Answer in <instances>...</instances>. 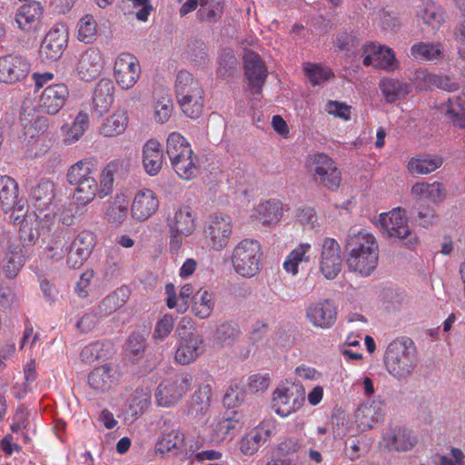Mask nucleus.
Segmentation results:
<instances>
[{
    "label": "nucleus",
    "instance_id": "1",
    "mask_svg": "<svg viewBox=\"0 0 465 465\" xmlns=\"http://www.w3.org/2000/svg\"><path fill=\"white\" fill-rule=\"evenodd\" d=\"M347 265L351 272L368 277L373 273L379 262V244L375 237L360 232L348 242Z\"/></svg>",
    "mask_w": 465,
    "mask_h": 465
},
{
    "label": "nucleus",
    "instance_id": "2",
    "mask_svg": "<svg viewBox=\"0 0 465 465\" xmlns=\"http://www.w3.org/2000/svg\"><path fill=\"white\" fill-rule=\"evenodd\" d=\"M166 153L179 178L190 181L197 176L199 171L197 156L188 140L180 133L173 132L169 134L166 141Z\"/></svg>",
    "mask_w": 465,
    "mask_h": 465
},
{
    "label": "nucleus",
    "instance_id": "3",
    "mask_svg": "<svg viewBox=\"0 0 465 465\" xmlns=\"http://www.w3.org/2000/svg\"><path fill=\"white\" fill-rule=\"evenodd\" d=\"M385 366L388 372L398 380H405L415 369V345L411 339L392 341L387 348Z\"/></svg>",
    "mask_w": 465,
    "mask_h": 465
},
{
    "label": "nucleus",
    "instance_id": "4",
    "mask_svg": "<svg viewBox=\"0 0 465 465\" xmlns=\"http://www.w3.org/2000/svg\"><path fill=\"white\" fill-rule=\"evenodd\" d=\"M120 165L119 161H111L101 172L100 183L95 179H87L75 185L74 201L79 206H86L96 197L103 199L113 192L114 175Z\"/></svg>",
    "mask_w": 465,
    "mask_h": 465
},
{
    "label": "nucleus",
    "instance_id": "5",
    "mask_svg": "<svg viewBox=\"0 0 465 465\" xmlns=\"http://www.w3.org/2000/svg\"><path fill=\"white\" fill-rule=\"evenodd\" d=\"M262 256V252L258 241L243 239L234 246L231 260L237 274L251 278L258 273Z\"/></svg>",
    "mask_w": 465,
    "mask_h": 465
},
{
    "label": "nucleus",
    "instance_id": "6",
    "mask_svg": "<svg viewBox=\"0 0 465 465\" xmlns=\"http://www.w3.org/2000/svg\"><path fill=\"white\" fill-rule=\"evenodd\" d=\"M232 220L230 215L214 213L207 218L203 236L208 246L214 251L227 247L232 234Z\"/></svg>",
    "mask_w": 465,
    "mask_h": 465
},
{
    "label": "nucleus",
    "instance_id": "7",
    "mask_svg": "<svg viewBox=\"0 0 465 465\" xmlns=\"http://www.w3.org/2000/svg\"><path fill=\"white\" fill-rule=\"evenodd\" d=\"M381 232L390 238L407 239L405 245L413 248L417 243L416 236L412 235L408 225L405 211L395 208L389 213L380 214Z\"/></svg>",
    "mask_w": 465,
    "mask_h": 465
},
{
    "label": "nucleus",
    "instance_id": "8",
    "mask_svg": "<svg viewBox=\"0 0 465 465\" xmlns=\"http://www.w3.org/2000/svg\"><path fill=\"white\" fill-rule=\"evenodd\" d=\"M191 385L190 374H180L164 379L157 387L155 393L157 404L163 408L173 406L187 393Z\"/></svg>",
    "mask_w": 465,
    "mask_h": 465
},
{
    "label": "nucleus",
    "instance_id": "9",
    "mask_svg": "<svg viewBox=\"0 0 465 465\" xmlns=\"http://www.w3.org/2000/svg\"><path fill=\"white\" fill-rule=\"evenodd\" d=\"M182 323L177 328L178 343L174 352V361L181 365L194 362L204 351V340L202 335L183 331Z\"/></svg>",
    "mask_w": 465,
    "mask_h": 465
},
{
    "label": "nucleus",
    "instance_id": "10",
    "mask_svg": "<svg viewBox=\"0 0 465 465\" xmlns=\"http://www.w3.org/2000/svg\"><path fill=\"white\" fill-rule=\"evenodd\" d=\"M313 179L330 191H337L341 182V173L334 161L324 153H316L310 157Z\"/></svg>",
    "mask_w": 465,
    "mask_h": 465
},
{
    "label": "nucleus",
    "instance_id": "11",
    "mask_svg": "<svg viewBox=\"0 0 465 465\" xmlns=\"http://www.w3.org/2000/svg\"><path fill=\"white\" fill-rule=\"evenodd\" d=\"M304 401V389L296 384L277 388L273 392V409L281 417H287L301 409Z\"/></svg>",
    "mask_w": 465,
    "mask_h": 465
},
{
    "label": "nucleus",
    "instance_id": "12",
    "mask_svg": "<svg viewBox=\"0 0 465 465\" xmlns=\"http://www.w3.org/2000/svg\"><path fill=\"white\" fill-rule=\"evenodd\" d=\"M122 373L117 366L105 363L94 368L87 375V384L96 395L114 390L120 383Z\"/></svg>",
    "mask_w": 465,
    "mask_h": 465
},
{
    "label": "nucleus",
    "instance_id": "13",
    "mask_svg": "<svg viewBox=\"0 0 465 465\" xmlns=\"http://www.w3.org/2000/svg\"><path fill=\"white\" fill-rule=\"evenodd\" d=\"M141 75V65L136 56L129 53L120 54L114 64V76L122 89H131Z\"/></svg>",
    "mask_w": 465,
    "mask_h": 465
},
{
    "label": "nucleus",
    "instance_id": "14",
    "mask_svg": "<svg viewBox=\"0 0 465 465\" xmlns=\"http://www.w3.org/2000/svg\"><path fill=\"white\" fill-rule=\"evenodd\" d=\"M319 268L328 280L336 278L341 272L342 268L341 248L335 239L327 237L322 240Z\"/></svg>",
    "mask_w": 465,
    "mask_h": 465
},
{
    "label": "nucleus",
    "instance_id": "15",
    "mask_svg": "<svg viewBox=\"0 0 465 465\" xmlns=\"http://www.w3.org/2000/svg\"><path fill=\"white\" fill-rule=\"evenodd\" d=\"M417 443L418 438L415 433L403 426H389L382 432L381 444L389 451H409Z\"/></svg>",
    "mask_w": 465,
    "mask_h": 465
},
{
    "label": "nucleus",
    "instance_id": "16",
    "mask_svg": "<svg viewBox=\"0 0 465 465\" xmlns=\"http://www.w3.org/2000/svg\"><path fill=\"white\" fill-rule=\"evenodd\" d=\"M30 70V63L22 55L6 54L0 57V83H19L27 77Z\"/></svg>",
    "mask_w": 465,
    "mask_h": 465
},
{
    "label": "nucleus",
    "instance_id": "17",
    "mask_svg": "<svg viewBox=\"0 0 465 465\" xmlns=\"http://www.w3.org/2000/svg\"><path fill=\"white\" fill-rule=\"evenodd\" d=\"M96 244L94 233L89 230L81 231L73 240L68 251L67 265L80 268L90 257Z\"/></svg>",
    "mask_w": 465,
    "mask_h": 465
},
{
    "label": "nucleus",
    "instance_id": "18",
    "mask_svg": "<svg viewBox=\"0 0 465 465\" xmlns=\"http://www.w3.org/2000/svg\"><path fill=\"white\" fill-rule=\"evenodd\" d=\"M104 57L98 48L89 47L80 55L75 66L78 77L85 82L96 79L104 69Z\"/></svg>",
    "mask_w": 465,
    "mask_h": 465
},
{
    "label": "nucleus",
    "instance_id": "19",
    "mask_svg": "<svg viewBox=\"0 0 465 465\" xmlns=\"http://www.w3.org/2000/svg\"><path fill=\"white\" fill-rule=\"evenodd\" d=\"M385 417V404L381 400L367 401L361 403L355 412V421L363 430L381 424Z\"/></svg>",
    "mask_w": 465,
    "mask_h": 465
},
{
    "label": "nucleus",
    "instance_id": "20",
    "mask_svg": "<svg viewBox=\"0 0 465 465\" xmlns=\"http://www.w3.org/2000/svg\"><path fill=\"white\" fill-rule=\"evenodd\" d=\"M306 317L314 327L328 329L336 322L337 310L329 300H321L308 306Z\"/></svg>",
    "mask_w": 465,
    "mask_h": 465
},
{
    "label": "nucleus",
    "instance_id": "21",
    "mask_svg": "<svg viewBox=\"0 0 465 465\" xmlns=\"http://www.w3.org/2000/svg\"><path fill=\"white\" fill-rule=\"evenodd\" d=\"M244 74L249 86L261 94L267 78V69L260 55L252 51H246L243 56Z\"/></svg>",
    "mask_w": 465,
    "mask_h": 465
},
{
    "label": "nucleus",
    "instance_id": "22",
    "mask_svg": "<svg viewBox=\"0 0 465 465\" xmlns=\"http://www.w3.org/2000/svg\"><path fill=\"white\" fill-rule=\"evenodd\" d=\"M363 64L380 69H391L395 63L392 50L375 43H368L362 46Z\"/></svg>",
    "mask_w": 465,
    "mask_h": 465
},
{
    "label": "nucleus",
    "instance_id": "23",
    "mask_svg": "<svg viewBox=\"0 0 465 465\" xmlns=\"http://www.w3.org/2000/svg\"><path fill=\"white\" fill-rule=\"evenodd\" d=\"M159 208V200L150 189L140 190L136 193L131 206L133 218L144 222Z\"/></svg>",
    "mask_w": 465,
    "mask_h": 465
},
{
    "label": "nucleus",
    "instance_id": "24",
    "mask_svg": "<svg viewBox=\"0 0 465 465\" xmlns=\"http://www.w3.org/2000/svg\"><path fill=\"white\" fill-rule=\"evenodd\" d=\"M69 90L64 84L48 85L40 96L41 109L50 114H57L64 105Z\"/></svg>",
    "mask_w": 465,
    "mask_h": 465
},
{
    "label": "nucleus",
    "instance_id": "25",
    "mask_svg": "<svg viewBox=\"0 0 465 465\" xmlns=\"http://www.w3.org/2000/svg\"><path fill=\"white\" fill-rule=\"evenodd\" d=\"M44 14V7L39 1H30L22 5L15 13V22L19 29L32 32L37 29Z\"/></svg>",
    "mask_w": 465,
    "mask_h": 465
},
{
    "label": "nucleus",
    "instance_id": "26",
    "mask_svg": "<svg viewBox=\"0 0 465 465\" xmlns=\"http://www.w3.org/2000/svg\"><path fill=\"white\" fill-rule=\"evenodd\" d=\"M66 44L64 32L58 28H51L41 44L40 55L45 60H55L63 54Z\"/></svg>",
    "mask_w": 465,
    "mask_h": 465
},
{
    "label": "nucleus",
    "instance_id": "27",
    "mask_svg": "<svg viewBox=\"0 0 465 465\" xmlns=\"http://www.w3.org/2000/svg\"><path fill=\"white\" fill-rule=\"evenodd\" d=\"M175 94L177 100H184L191 97L194 100V106L198 108L200 96H204L203 89L199 81L188 73L182 71L178 74L175 82Z\"/></svg>",
    "mask_w": 465,
    "mask_h": 465
},
{
    "label": "nucleus",
    "instance_id": "28",
    "mask_svg": "<svg viewBox=\"0 0 465 465\" xmlns=\"http://www.w3.org/2000/svg\"><path fill=\"white\" fill-rule=\"evenodd\" d=\"M114 94L113 81L108 78L100 79L94 87L93 95L94 111L97 115L102 116L110 110L114 101Z\"/></svg>",
    "mask_w": 465,
    "mask_h": 465
},
{
    "label": "nucleus",
    "instance_id": "29",
    "mask_svg": "<svg viewBox=\"0 0 465 465\" xmlns=\"http://www.w3.org/2000/svg\"><path fill=\"white\" fill-rule=\"evenodd\" d=\"M143 165L145 172L154 176L159 173L163 164V151L156 139H149L143 146Z\"/></svg>",
    "mask_w": 465,
    "mask_h": 465
},
{
    "label": "nucleus",
    "instance_id": "30",
    "mask_svg": "<svg viewBox=\"0 0 465 465\" xmlns=\"http://www.w3.org/2000/svg\"><path fill=\"white\" fill-rule=\"evenodd\" d=\"M97 162L94 158H84L72 164L66 173V180L70 185L75 186L87 179H95Z\"/></svg>",
    "mask_w": 465,
    "mask_h": 465
},
{
    "label": "nucleus",
    "instance_id": "31",
    "mask_svg": "<svg viewBox=\"0 0 465 465\" xmlns=\"http://www.w3.org/2000/svg\"><path fill=\"white\" fill-rule=\"evenodd\" d=\"M411 195L417 200H424L433 203L442 202L447 195L445 185L439 182H417L411 190Z\"/></svg>",
    "mask_w": 465,
    "mask_h": 465
},
{
    "label": "nucleus",
    "instance_id": "32",
    "mask_svg": "<svg viewBox=\"0 0 465 465\" xmlns=\"http://www.w3.org/2000/svg\"><path fill=\"white\" fill-rule=\"evenodd\" d=\"M55 198V184L50 180H42L30 191V201L40 213L48 210Z\"/></svg>",
    "mask_w": 465,
    "mask_h": 465
},
{
    "label": "nucleus",
    "instance_id": "33",
    "mask_svg": "<svg viewBox=\"0 0 465 465\" xmlns=\"http://www.w3.org/2000/svg\"><path fill=\"white\" fill-rule=\"evenodd\" d=\"M170 232H180L190 236L195 230V218L189 206H181L167 219Z\"/></svg>",
    "mask_w": 465,
    "mask_h": 465
},
{
    "label": "nucleus",
    "instance_id": "34",
    "mask_svg": "<svg viewBox=\"0 0 465 465\" xmlns=\"http://www.w3.org/2000/svg\"><path fill=\"white\" fill-rule=\"evenodd\" d=\"M410 55L419 62H439L443 59L444 49L440 42H418L411 45Z\"/></svg>",
    "mask_w": 465,
    "mask_h": 465
},
{
    "label": "nucleus",
    "instance_id": "35",
    "mask_svg": "<svg viewBox=\"0 0 465 465\" xmlns=\"http://www.w3.org/2000/svg\"><path fill=\"white\" fill-rule=\"evenodd\" d=\"M443 163L441 155L423 153L411 157L408 162L407 169L411 174H429L440 168Z\"/></svg>",
    "mask_w": 465,
    "mask_h": 465
},
{
    "label": "nucleus",
    "instance_id": "36",
    "mask_svg": "<svg viewBox=\"0 0 465 465\" xmlns=\"http://www.w3.org/2000/svg\"><path fill=\"white\" fill-rule=\"evenodd\" d=\"M129 119L126 111L115 110L105 118L99 127V134L104 137H116L123 134L128 126Z\"/></svg>",
    "mask_w": 465,
    "mask_h": 465
},
{
    "label": "nucleus",
    "instance_id": "37",
    "mask_svg": "<svg viewBox=\"0 0 465 465\" xmlns=\"http://www.w3.org/2000/svg\"><path fill=\"white\" fill-rule=\"evenodd\" d=\"M282 203L279 200H269L260 203L252 214V219L262 224H271L280 221L282 215Z\"/></svg>",
    "mask_w": 465,
    "mask_h": 465
},
{
    "label": "nucleus",
    "instance_id": "38",
    "mask_svg": "<svg viewBox=\"0 0 465 465\" xmlns=\"http://www.w3.org/2000/svg\"><path fill=\"white\" fill-rule=\"evenodd\" d=\"M212 388L208 384L200 385L188 404V415L198 418L208 412L211 405Z\"/></svg>",
    "mask_w": 465,
    "mask_h": 465
},
{
    "label": "nucleus",
    "instance_id": "39",
    "mask_svg": "<svg viewBox=\"0 0 465 465\" xmlns=\"http://www.w3.org/2000/svg\"><path fill=\"white\" fill-rule=\"evenodd\" d=\"M311 243L301 242L286 256L282 263L283 270L293 276L297 275L300 263H309L311 262Z\"/></svg>",
    "mask_w": 465,
    "mask_h": 465
},
{
    "label": "nucleus",
    "instance_id": "40",
    "mask_svg": "<svg viewBox=\"0 0 465 465\" xmlns=\"http://www.w3.org/2000/svg\"><path fill=\"white\" fill-rule=\"evenodd\" d=\"M25 262L23 250L18 245L10 244L5 251L2 269L5 276L14 279Z\"/></svg>",
    "mask_w": 465,
    "mask_h": 465
},
{
    "label": "nucleus",
    "instance_id": "41",
    "mask_svg": "<svg viewBox=\"0 0 465 465\" xmlns=\"http://www.w3.org/2000/svg\"><path fill=\"white\" fill-rule=\"evenodd\" d=\"M381 92L388 103H393L403 99L411 91L409 83L401 82L397 79L384 78L379 84Z\"/></svg>",
    "mask_w": 465,
    "mask_h": 465
},
{
    "label": "nucleus",
    "instance_id": "42",
    "mask_svg": "<svg viewBox=\"0 0 465 465\" xmlns=\"http://www.w3.org/2000/svg\"><path fill=\"white\" fill-rule=\"evenodd\" d=\"M18 184L8 175L0 176V203L4 210L8 211L17 204Z\"/></svg>",
    "mask_w": 465,
    "mask_h": 465
},
{
    "label": "nucleus",
    "instance_id": "43",
    "mask_svg": "<svg viewBox=\"0 0 465 465\" xmlns=\"http://www.w3.org/2000/svg\"><path fill=\"white\" fill-rule=\"evenodd\" d=\"M215 306L214 293L207 289H200L196 295L192 311L199 319H207L212 315Z\"/></svg>",
    "mask_w": 465,
    "mask_h": 465
},
{
    "label": "nucleus",
    "instance_id": "44",
    "mask_svg": "<svg viewBox=\"0 0 465 465\" xmlns=\"http://www.w3.org/2000/svg\"><path fill=\"white\" fill-rule=\"evenodd\" d=\"M417 15L424 24L439 28L444 21L441 8L431 0H423L419 6Z\"/></svg>",
    "mask_w": 465,
    "mask_h": 465
},
{
    "label": "nucleus",
    "instance_id": "45",
    "mask_svg": "<svg viewBox=\"0 0 465 465\" xmlns=\"http://www.w3.org/2000/svg\"><path fill=\"white\" fill-rule=\"evenodd\" d=\"M184 436L178 430H172L163 433L155 443L154 452L163 457L166 453L181 449Z\"/></svg>",
    "mask_w": 465,
    "mask_h": 465
},
{
    "label": "nucleus",
    "instance_id": "46",
    "mask_svg": "<svg viewBox=\"0 0 465 465\" xmlns=\"http://www.w3.org/2000/svg\"><path fill=\"white\" fill-rule=\"evenodd\" d=\"M445 115L454 126L465 129V99L460 96L449 98L445 104Z\"/></svg>",
    "mask_w": 465,
    "mask_h": 465
},
{
    "label": "nucleus",
    "instance_id": "47",
    "mask_svg": "<svg viewBox=\"0 0 465 465\" xmlns=\"http://www.w3.org/2000/svg\"><path fill=\"white\" fill-rule=\"evenodd\" d=\"M129 202L124 194H117L108 206L105 215L109 223L120 224L128 215Z\"/></svg>",
    "mask_w": 465,
    "mask_h": 465
},
{
    "label": "nucleus",
    "instance_id": "48",
    "mask_svg": "<svg viewBox=\"0 0 465 465\" xmlns=\"http://www.w3.org/2000/svg\"><path fill=\"white\" fill-rule=\"evenodd\" d=\"M97 35V22L92 15H84L77 25V38L85 44L94 42Z\"/></svg>",
    "mask_w": 465,
    "mask_h": 465
},
{
    "label": "nucleus",
    "instance_id": "49",
    "mask_svg": "<svg viewBox=\"0 0 465 465\" xmlns=\"http://www.w3.org/2000/svg\"><path fill=\"white\" fill-rule=\"evenodd\" d=\"M303 439L297 436H289L282 439L277 445L276 450L281 458H294L299 460V452L302 451Z\"/></svg>",
    "mask_w": 465,
    "mask_h": 465
},
{
    "label": "nucleus",
    "instance_id": "50",
    "mask_svg": "<svg viewBox=\"0 0 465 465\" xmlns=\"http://www.w3.org/2000/svg\"><path fill=\"white\" fill-rule=\"evenodd\" d=\"M89 117L85 112H79L72 125L64 133V143L71 144L78 141L88 127Z\"/></svg>",
    "mask_w": 465,
    "mask_h": 465
},
{
    "label": "nucleus",
    "instance_id": "51",
    "mask_svg": "<svg viewBox=\"0 0 465 465\" xmlns=\"http://www.w3.org/2000/svg\"><path fill=\"white\" fill-rule=\"evenodd\" d=\"M303 69L312 85L321 84L334 75L330 68L318 64L306 63Z\"/></svg>",
    "mask_w": 465,
    "mask_h": 465
},
{
    "label": "nucleus",
    "instance_id": "52",
    "mask_svg": "<svg viewBox=\"0 0 465 465\" xmlns=\"http://www.w3.org/2000/svg\"><path fill=\"white\" fill-rule=\"evenodd\" d=\"M295 220L304 230L312 231L320 227L316 211L312 206L304 205L297 208Z\"/></svg>",
    "mask_w": 465,
    "mask_h": 465
},
{
    "label": "nucleus",
    "instance_id": "53",
    "mask_svg": "<svg viewBox=\"0 0 465 465\" xmlns=\"http://www.w3.org/2000/svg\"><path fill=\"white\" fill-rule=\"evenodd\" d=\"M223 13L221 0H200L198 15L202 21H216Z\"/></svg>",
    "mask_w": 465,
    "mask_h": 465
},
{
    "label": "nucleus",
    "instance_id": "54",
    "mask_svg": "<svg viewBox=\"0 0 465 465\" xmlns=\"http://www.w3.org/2000/svg\"><path fill=\"white\" fill-rule=\"evenodd\" d=\"M174 323V318L170 313H166L162 318H160L156 322L153 332V341L158 342L165 340L173 331Z\"/></svg>",
    "mask_w": 465,
    "mask_h": 465
},
{
    "label": "nucleus",
    "instance_id": "55",
    "mask_svg": "<svg viewBox=\"0 0 465 465\" xmlns=\"http://www.w3.org/2000/svg\"><path fill=\"white\" fill-rule=\"evenodd\" d=\"M424 81L430 87H437L447 92H455L460 88L459 84L447 75L427 74Z\"/></svg>",
    "mask_w": 465,
    "mask_h": 465
},
{
    "label": "nucleus",
    "instance_id": "56",
    "mask_svg": "<svg viewBox=\"0 0 465 465\" xmlns=\"http://www.w3.org/2000/svg\"><path fill=\"white\" fill-rule=\"evenodd\" d=\"M126 302L124 290L119 289L116 292L106 296L100 304V311L105 314H110L121 308Z\"/></svg>",
    "mask_w": 465,
    "mask_h": 465
},
{
    "label": "nucleus",
    "instance_id": "57",
    "mask_svg": "<svg viewBox=\"0 0 465 465\" xmlns=\"http://www.w3.org/2000/svg\"><path fill=\"white\" fill-rule=\"evenodd\" d=\"M68 251L65 239L61 235L54 236L46 246L47 257L56 262L63 260Z\"/></svg>",
    "mask_w": 465,
    "mask_h": 465
},
{
    "label": "nucleus",
    "instance_id": "58",
    "mask_svg": "<svg viewBox=\"0 0 465 465\" xmlns=\"http://www.w3.org/2000/svg\"><path fill=\"white\" fill-rule=\"evenodd\" d=\"M368 451V445L362 437L351 436L345 442V453L351 460L359 459Z\"/></svg>",
    "mask_w": 465,
    "mask_h": 465
},
{
    "label": "nucleus",
    "instance_id": "59",
    "mask_svg": "<svg viewBox=\"0 0 465 465\" xmlns=\"http://www.w3.org/2000/svg\"><path fill=\"white\" fill-rule=\"evenodd\" d=\"M240 336V329L236 323L225 322L221 323L216 330V338L223 344H229Z\"/></svg>",
    "mask_w": 465,
    "mask_h": 465
},
{
    "label": "nucleus",
    "instance_id": "60",
    "mask_svg": "<svg viewBox=\"0 0 465 465\" xmlns=\"http://www.w3.org/2000/svg\"><path fill=\"white\" fill-rule=\"evenodd\" d=\"M236 59L230 50H224L219 56V66L217 68V75L224 78L232 73L235 68Z\"/></svg>",
    "mask_w": 465,
    "mask_h": 465
},
{
    "label": "nucleus",
    "instance_id": "61",
    "mask_svg": "<svg viewBox=\"0 0 465 465\" xmlns=\"http://www.w3.org/2000/svg\"><path fill=\"white\" fill-rule=\"evenodd\" d=\"M324 110L331 115L340 118L343 121H348L351 119V106L348 105L344 102H339L334 100H330Z\"/></svg>",
    "mask_w": 465,
    "mask_h": 465
},
{
    "label": "nucleus",
    "instance_id": "62",
    "mask_svg": "<svg viewBox=\"0 0 465 465\" xmlns=\"http://www.w3.org/2000/svg\"><path fill=\"white\" fill-rule=\"evenodd\" d=\"M223 417L214 419L209 426L208 437L210 441L219 443L225 440L230 433L224 424Z\"/></svg>",
    "mask_w": 465,
    "mask_h": 465
},
{
    "label": "nucleus",
    "instance_id": "63",
    "mask_svg": "<svg viewBox=\"0 0 465 465\" xmlns=\"http://www.w3.org/2000/svg\"><path fill=\"white\" fill-rule=\"evenodd\" d=\"M103 351L104 344L100 341H94L84 346L80 353V356L83 361L86 363H92L104 356Z\"/></svg>",
    "mask_w": 465,
    "mask_h": 465
},
{
    "label": "nucleus",
    "instance_id": "64",
    "mask_svg": "<svg viewBox=\"0 0 465 465\" xmlns=\"http://www.w3.org/2000/svg\"><path fill=\"white\" fill-rule=\"evenodd\" d=\"M173 112V102L169 97H162L157 100L154 107V118L156 122L163 124L171 116Z\"/></svg>",
    "mask_w": 465,
    "mask_h": 465
}]
</instances>
